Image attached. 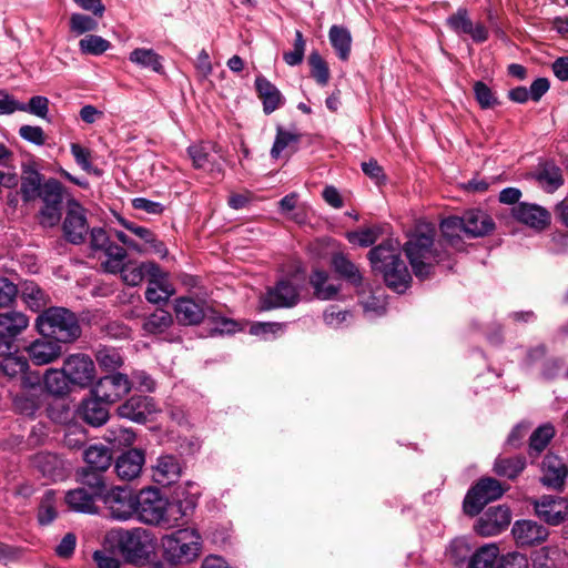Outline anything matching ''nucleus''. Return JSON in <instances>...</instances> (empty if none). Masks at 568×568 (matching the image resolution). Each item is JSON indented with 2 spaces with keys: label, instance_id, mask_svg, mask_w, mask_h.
Instances as JSON below:
<instances>
[{
  "label": "nucleus",
  "instance_id": "nucleus-1",
  "mask_svg": "<svg viewBox=\"0 0 568 568\" xmlns=\"http://www.w3.org/2000/svg\"><path fill=\"white\" fill-rule=\"evenodd\" d=\"M197 498V491L179 489L169 500L159 489L145 488L136 494L135 518L145 525L172 528L193 514Z\"/></svg>",
  "mask_w": 568,
  "mask_h": 568
},
{
  "label": "nucleus",
  "instance_id": "nucleus-2",
  "mask_svg": "<svg viewBox=\"0 0 568 568\" xmlns=\"http://www.w3.org/2000/svg\"><path fill=\"white\" fill-rule=\"evenodd\" d=\"M368 260L374 272L383 275L390 290L404 293L410 285L412 276L400 257L399 243L387 239L368 252Z\"/></svg>",
  "mask_w": 568,
  "mask_h": 568
},
{
  "label": "nucleus",
  "instance_id": "nucleus-3",
  "mask_svg": "<svg viewBox=\"0 0 568 568\" xmlns=\"http://www.w3.org/2000/svg\"><path fill=\"white\" fill-rule=\"evenodd\" d=\"M434 229L417 231L408 237L404 245V252L409 261L413 272L419 280L427 278L435 264H442L449 260V253L434 247Z\"/></svg>",
  "mask_w": 568,
  "mask_h": 568
},
{
  "label": "nucleus",
  "instance_id": "nucleus-4",
  "mask_svg": "<svg viewBox=\"0 0 568 568\" xmlns=\"http://www.w3.org/2000/svg\"><path fill=\"white\" fill-rule=\"evenodd\" d=\"M34 325L39 335L50 336L62 344H71L82 334L78 315L62 306L44 308L36 318Z\"/></svg>",
  "mask_w": 568,
  "mask_h": 568
},
{
  "label": "nucleus",
  "instance_id": "nucleus-5",
  "mask_svg": "<svg viewBox=\"0 0 568 568\" xmlns=\"http://www.w3.org/2000/svg\"><path fill=\"white\" fill-rule=\"evenodd\" d=\"M164 557L173 564H189L197 558L201 536L194 529H179L161 539Z\"/></svg>",
  "mask_w": 568,
  "mask_h": 568
},
{
  "label": "nucleus",
  "instance_id": "nucleus-6",
  "mask_svg": "<svg viewBox=\"0 0 568 568\" xmlns=\"http://www.w3.org/2000/svg\"><path fill=\"white\" fill-rule=\"evenodd\" d=\"M506 489L499 480L493 477L480 478L464 498V513L471 517L478 515L487 504L499 499Z\"/></svg>",
  "mask_w": 568,
  "mask_h": 568
},
{
  "label": "nucleus",
  "instance_id": "nucleus-7",
  "mask_svg": "<svg viewBox=\"0 0 568 568\" xmlns=\"http://www.w3.org/2000/svg\"><path fill=\"white\" fill-rule=\"evenodd\" d=\"M0 374L9 379H18L23 389L41 387L39 372L29 369V362L24 356L12 355V353L4 355L0 361Z\"/></svg>",
  "mask_w": 568,
  "mask_h": 568
},
{
  "label": "nucleus",
  "instance_id": "nucleus-8",
  "mask_svg": "<svg viewBox=\"0 0 568 568\" xmlns=\"http://www.w3.org/2000/svg\"><path fill=\"white\" fill-rule=\"evenodd\" d=\"M300 302V291L288 280H281L274 286L267 287L260 296V310L291 308Z\"/></svg>",
  "mask_w": 568,
  "mask_h": 568
},
{
  "label": "nucleus",
  "instance_id": "nucleus-9",
  "mask_svg": "<svg viewBox=\"0 0 568 568\" xmlns=\"http://www.w3.org/2000/svg\"><path fill=\"white\" fill-rule=\"evenodd\" d=\"M65 240L74 245L84 243L89 233V224L84 207L74 199L67 202V213L62 223Z\"/></svg>",
  "mask_w": 568,
  "mask_h": 568
},
{
  "label": "nucleus",
  "instance_id": "nucleus-10",
  "mask_svg": "<svg viewBox=\"0 0 568 568\" xmlns=\"http://www.w3.org/2000/svg\"><path fill=\"white\" fill-rule=\"evenodd\" d=\"M90 248L94 252H103L108 256V260L101 264L105 272L118 271L119 262L126 257L125 248L114 243L102 227L91 229Z\"/></svg>",
  "mask_w": 568,
  "mask_h": 568
},
{
  "label": "nucleus",
  "instance_id": "nucleus-11",
  "mask_svg": "<svg viewBox=\"0 0 568 568\" xmlns=\"http://www.w3.org/2000/svg\"><path fill=\"white\" fill-rule=\"evenodd\" d=\"M136 494L123 487H113L101 498L109 516L116 520H128L135 517Z\"/></svg>",
  "mask_w": 568,
  "mask_h": 568
},
{
  "label": "nucleus",
  "instance_id": "nucleus-12",
  "mask_svg": "<svg viewBox=\"0 0 568 568\" xmlns=\"http://www.w3.org/2000/svg\"><path fill=\"white\" fill-rule=\"evenodd\" d=\"M536 516L549 526H559L568 518V500L544 495L530 501Z\"/></svg>",
  "mask_w": 568,
  "mask_h": 568
},
{
  "label": "nucleus",
  "instance_id": "nucleus-13",
  "mask_svg": "<svg viewBox=\"0 0 568 568\" xmlns=\"http://www.w3.org/2000/svg\"><path fill=\"white\" fill-rule=\"evenodd\" d=\"M68 381L80 387H88L95 378V365L92 358L82 353L69 355L63 363Z\"/></svg>",
  "mask_w": 568,
  "mask_h": 568
},
{
  "label": "nucleus",
  "instance_id": "nucleus-14",
  "mask_svg": "<svg viewBox=\"0 0 568 568\" xmlns=\"http://www.w3.org/2000/svg\"><path fill=\"white\" fill-rule=\"evenodd\" d=\"M131 389L128 375L115 373L101 377L92 388V395L100 400L112 404L126 395Z\"/></svg>",
  "mask_w": 568,
  "mask_h": 568
},
{
  "label": "nucleus",
  "instance_id": "nucleus-15",
  "mask_svg": "<svg viewBox=\"0 0 568 568\" xmlns=\"http://www.w3.org/2000/svg\"><path fill=\"white\" fill-rule=\"evenodd\" d=\"M540 483L544 487L556 491H562L566 478L568 477V466L559 456L548 453L545 455L541 466Z\"/></svg>",
  "mask_w": 568,
  "mask_h": 568
},
{
  "label": "nucleus",
  "instance_id": "nucleus-16",
  "mask_svg": "<svg viewBox=\"0 0 568 568\" xmlns=\"http://www.w3.org/2000/svg\"><path fill=\"white\" fill-rule=\"evenodd\" d=\"M511 521V514L506 506L488 508L477 520L475 530L478 535L488 537L504 531Z\"/></svg>",
  "mask_w": 568,
  "mask_h": 568
},
{
  "label": "nucleus",
  "instance_id": "nucleus-17",
  "mask_svg": "<svg viewBox=\"0 0 568 568\" xmlns=\"http://www.w3.org/2000/svg\"><path fill=\"white\" fill-rule=\"evenodd\" d=\"M26 352L34 365H48L62 355V343L40 335L26 347Z\"/></svg>",
  "mask_w": 568,
  "mask_h": 568
},
{
  "label": "nucleus",
  "instance_id": "nucleus-18",
  "mask_svg": "<svg viewBox=\"0 0 568 568\" xmlns=\"http://www.w3.org/2000/svg\"><path fill=\"white\" fill-rule=\"evenodd\" d=\"M514 219L537 231L546 229L550 224V213L547 209L532 203L519 202L511 209Z\"/></svg>",
  "mask_w": 568,
  "mask_h": 568
},
{
  "label": "nucleus",
  "instance_id": "nucleus-19",
  "mask_svg": "<svg viewBox=\"0 0 568 568\" xmlns=\"http://www.w3.org/2000/svg\"><path fill=\"white\" fill-rule=\"evenodd\" d=\"M175 317L181 325H197L206 316L211 308L204 302H195L190 297H179L174 303Z\"/></svg>",
  "mask_w": 568,
  "mask_h": 568
},
{
  "label": "nucleus",
  "instance_id": "nucleus-20",
  "mask_svg": "<svg viewBox=\"0 0 568 568\" xmlns=\"http://www.w3.org/2000/svg\"><path fill=\"white\" fill-rule=\"evenodd\" d=\"M155 412L153 399L143 395H134L118 407L122 418L143 424Z\"/></svg>",
  "mask_w": 568,
  "mask_h": 568
},
{
  "label": "nucleus",
  "instance_id": "nucleus-21",
  "mask_svg": "<svg viewBox=\"0 0 568 568\" xmlns=\"http://www.w3.org/2000/svg\"><path fill=\"white\" fill-rule=\"evenodd\" d=\"M516 542L520 546H534L547 540L549 530L537 521L517 520L511 528Z\"/></svg>",
  "mask_w": 568,
  "mask_h": 568
},
{
  "label": "nucleus",
  "instance_id": "nucleus-22",
  "mask_svg": "<svg viewBox=\"0 0 568 568\" xmlns=\"http://www.w3.org/2000/svg\"><path fill=\"white\" fill-rule=\"evenodd\" d=\"M465 235L470 239L484 237L495 230L490 215L479 209H470L463 213Z\"/></svg>",
  "mask_w": 568,
  "mask_h": 568
},
{
  "label": "nucleus",
  "instance_id": "nucleus-23",
  "mask_svg": "<svg viewBox=\"0 0 568 568\" xmlns=\"http://www.w3.org/2000/svg\"><path fill=\"white\" fill-rule=\"evenodd\" d=\"M32 464L43 477L52 481L62 480L67 476L65 462L57 454L40 452L33 456Z\"/></svg>",
  "mask_w": 568,
  "mask_h": 568
},
{
  "label": "nucleus",
  "instance_id": "nucleus-24",
  "mask_svg": "<svg viewBox=\"0 0 568 568\" xmlns=\"http://www.w3.org/2000/svg\"><path fill=\"white\" fill-rule=\"evenodd\" d=\"M144 454L142 450L133 448L120 455L115 462V473L123 480L136 478L144 465Z\"/></svg>",
  "mask_w": 568,
  "mask_h": 568
},
{
  "label": "nucleus",
  "instance_id": "nucleus-25",
  "mask_svg": "<svg viewBox=\"0 0 568 568\" xmlns=\"http://www.w3.org/2000/svg\"><path fill=\"white\" fill-rule=\"evenodd\" d=\"M181 471V464L175 456L163 455L156 459V464L152 467V477L159 485L169 486L180 478Z\"/></svg>",
  "mask_w": 568,
  "mask_h": 568
},
{
  "label": "nucleus",
  "instance_id": "nucleus-26",
  "mask_svg": "<svg viewBox=\"0 0 568 568\" xmlns=\"http://www.w3.org/2000/svg\"><path fill=\"white\" fill-rule=\"evenodd\" d=\"M255 89L263 103L265 114H271L283 104V95L280 90L265 77L258 75L255 79Z\"/></svg>",
  "mask_w": 568,
  "mask_h": 568
},
{
  "label": "nucleus",
  "instance_id": "nucleus-27",
  "mask_svg": "<svg viewBox=\"0 0 568 568\" xmlns=\"http://www.w3.org/2000/svg\"><path fill=\"white\" fill-rule=\"evenodd\" d=\"M64 499L69 508L77 513H98L97 500L100 498L85 487H78L67 491Z\"/></svg>",
  "mask_w": 568,
  "mask_h": 568
},
{
  "label": "nucleus",
  "instance_id": "nucleus-28",
  "mask_svg": "<svg viewBox=\"0 0 568 568\" xmlns=\"http://www.w3.org/2000/svg\"><path fill=\"white\" fill-rule=\"evenodd\" d=\"M105 404L95 396L84 399L80 407L82 419L94 427L103 425L109 418V410Z\"/></svg>",
  "mask_w": 568,
  "mask_h": 568
},
{
  "label": "nucleus",
  "instance_id": "nucleus-29",
  "mask_svg": "<svg viewBox=\"0 0 568 568\" xmlns=\"http://www.w3.org/2000/svg\"><path fill=\"white\" fill-rule=\"evenodd\" d=\"M332 266L339 277L345 280L355 288L358 290L363 286L364 278L359 268L344 254H334L332 257Z\"/></svg>",
  "mask_w": 568,
  "mask_h": 568
},
{
  "label": "nucleus",
  "instance_id": "nucleus-30",
  "mask_svg": "<svg viewBox=\"0 0 568 568\" xmlns=\"http://www.w3.org/2000/svg\"><path fill=\"white\" fill-rule=\"evenodd\" d=\"M440 231L447 245L455 247L456 250H462L463 241L460 239V233L465 234L463 215H453L444 219L440 223Z\"/></svg>",
  "mask_w": 568,
  "mask_h": 568
},
{
  "label": "nucleus",
  "instance_id": "nucleus-31",
  "mask_svg": "<svg viewBox=\"0 0 568 568\" xmlns=\"http://www.w3.org/2000/svg\"><path fill=\"white\" fill-rule=\"evenodd\" d=\"M84 460L87 464L84 468L106 471L112 463V454L103 445H91L84 452Z\"/></svg>",
  "mask_w": 568,
  "mask_h": 568
},
{
  "label": "nucleus",
  "instance_id": "nucleus-32",
  "mask_svg": "<svg viewBox=\"0 0 568 568\" xmlns=\"http://www.w3.org/2000/svg\"><path fill=\"white\" fill-rule=\"evenodd\" d=\"M302 133L296 131H288L282 126L276 128V136L271 149V156L278 159L285 149H290L291 152L297 151V144L301 142Z\"/></svg>",
  "mask_w": 568,
  "mask_h": 568
},
{
  "label": "nucleus",
  "instance_id": "nucleus-33",
  "mask_svg": "<svg viewBox=\"0 0 568 568\" xmlns=\"http://www.w3.org/2000/svg\"><path fill=\"white\" fill-rule=\"evenodd\" d=\"M21 296L27 306L33 312H42L50 303L49 295L33 282H26L22 285Z\"/></svg>",
  "mask_w": 568,
  "mask_h": 568
},
{
  "label": "nucleus",
  "instance_id": "nucleus-34",
  "mask_svg": "<svg viewBox=\"0 0 568 568\" xmlns=\"http://www.w3.org/2000/svg\"><path fill=\"white\" fill-rule=\"evenodd\" d=\"M328 274L322 270H314L310 276V284L314 295L323 301L334 300L339 292V286L327 283Z\"/></svg>",
  "mask_w": 568,
  "mask_h": 568
},
{
  "label": "nucleus",
  "instance_id": "nucleus-35",
  "mask_svg": "<svg viewBox=\"0 0 568 568\" xmlns=\"http://www.w3.org/2000/svg\"><path fill=\"white\" fill-rule=\"evenodd\" d=\"M499 548L489 544L478 548L469 558L467 568H497Z\"/></svg>",
  "mask_w": 568,
  "mask_h": 568
},
{
  "label": "nucleus",
  "instance_id": "nucleus-36",
  "mask_svg": "<svg viewBox=\"0 0 568 568\" xmlns=\"http://www.w3.org/2000/svg\"><path fill=\"white\" fill-rule=\"evenodd\" d=\"M105 471L82 468L79 471L80 487H85L89 491L98 496L100 499L106 494V483L104 478Z\"/></svg>",
  "mask_w": 568,
  "mask_h": 568
},
{
  "label": "nucleus",
  "instance_id": "nucleus-37",
  "mask_svg": "<svg viewBox=\"0 0 568 568\" xmlns=\"http://www.w3.org/2000/svg\"><path fill=\"white\" fill-rule=\"evenodd\" d=\"M328 38L338 58L343 61L347 60L352 47V36L348 29L334 24L328 31Z\"/></svg>",
  "mask_w": 568,
  "mask_h": 568
},
{
  "label": "nucleus",
  "instance_id": "nucleus-38",
  "mask_svg": "<svg viewBox=\"0 0 568 568\" xmlns=\"http://www.w3.org/2000/svg\"><path fill=\"white\" fill-rule=\"evenodd\" d=\"M129 60L141 68L163 73L162 57L153 49L136 48L130 53Z\"/></svg>",
  "mask_w": 568,
  "mask_h": 568
},
{
  "label": "nucleus",
  "instance_id": "nucleus-39",
  "mask_svg": "<svg viewBox=\"0 0 568 568\" xmlns=\"http://www.w3.org/2000/svg\"><path fill=\"white\" fill-rule=\"evenodd\" d=\"M526 467V458L524 456L498 457L494 463V471L501 477L515 479Z\"/></svg>",
  "mask_w": 568,
  "mask_h": 568
},
{
  "label": "nucleus",
  "instance_id": "nucleus-40",
  "mask_svg": "<svg viewBox=\"0 0 568 568\" xmlns=\"http://www.w3.org/2000/svg\"><path fill=\"white\" fill-rule=\"evenodd\" d=\"M555 434V428L549 423L537 427L529 437V456H539V454L546 449Z\"/></svg>",
  "mask_w": 568,
  "mask_h": 568
},
{
  "label": "nucleus",
  "instance_id": "nucleus-41",
  "mask_svg": "<svg viewBox=\"0 0 568 568\" xmlns=\"http://www.w3.org/2000/svg\"><path fill=\"white\" fill-rule=\"evenodd\" d=\"M173 324V317L170 312L159 308L144 318L142 328L145 334H162Z\"/></svg>",
  "mask_w": 568,
  "mask_h": 568
},
{
  "label": "nucleus",
  "instance_id": "nucleus-42",
  "mask_svg": "<svg viewBox=\"0 0 568 568\" xmlns=\"http://www.w3.org/2000/svg\"><path fill=\"white\" fill-rule=\"evenodd\" d=\"M119 547L130 560L140 559L145 555L144 542L141 537L133 531H124L120 535Z\"/></svg>",
  "mask_w": 568,
  "mask_h": 568
},
{
  "label": "nucleus",
  "instance_id": "nucleus-43",
  "mask_svg": "<svg viewBox=\"0 0 568 568\" xmlns=\"http://www.w3.org/2000/svg\"><path fill=\"white\" fill-rule=\"evenodd\" d=\"M29 325V318L21 312L0 314V331L18 337Z\"/></svg>",
  "mask_w": 568,
  "mask_h": 568
},
{
  "label": "nucleus",
  "instance_id": "nucleus-44",
  "mask_svg": "<svg viewBox=\"0 0 568 568\" xmlns=\"http://www.w3.org/2000/svg\"><path fill=\"white\" fill-rule=\"evenodd\" d=\"M65 195V187L55 179H49L42 184L40 197L43 205L62 207Z\"/></svg>",
  "mask_w": 568,
  "mask_h": 568
},
{
  "label": "nucleus",
  "instance_id": "nucleus-45",
  "mask_svg": "<svg viewBox=\"0 0 568 568\" xmlns=\"http://www.w3.org/2000/svg\"><path fill=\"white\" fill-rule=\"evenodd\" d=\"M537 180L548 192H554L564 184L562 173L554 163H545L537 173Z\"/></svg>",
  "mask_w": 568,
  "mask_h": 568
},
{
  "label": "nucleus",
  "instance_id": "nucleus-46",
  "mask_svg": "<svg viewBox=\"0 0 568 568\" xmlns=\"http://www.w3.org/2000/svg\"><path fill=\"white\" fill-rule=\"evenodd\" d=\"M44 388L54 396L64 395L68 390V376L61 371L50 368L43 376Z\"/></svg>",
  "mask_w": 568,
  "mask_h": 568
},
{
  "label": "nucleus",
  "instance_id": "nucleus-47",
  "mask_svg": "<svg viewBox=\"0 0 568 568\" xmlns=\"http://www.w3.org/2000/svg\"><path fill=\"white\" fill-rule=\"evenodd\" d=\"M41 174L36 170L24 172L22 176L20 192L24 202L32 201L41 193Z\"/></svg>",
  "mask_w": 568,
  "mask_h": 568
},
{
  "label": "nucleus",
  "instance_id": "nucleus-48",
  "mask_svg": "<svg viewBox=\"0 0 568 568\" xmlns=\"http://www.w3.org/2000/svg\"><path fill=\"white\" fill-rule=\"evenodd\" d=\"M174 290L172 286L166 282H155V281H149L146 291H145V298L148 302L152 304H160L166 302L171 295H173Z\"/></svg>",
  "mask_w": 568,
  "mask_h": 568
},
{
  "label": "nucleus",
  "instance_id": "nucleus-49",
  "mask_svg": "<svg viewBox=\"0 0 568 568\" xmlns=\"http://www.w3.org/2000/svg\"><path fill=\"white\" fill-rule=\"evenodd\" d=\"M308 64L311 67V75L317 84L322 87L326 85L329 81V69L326 61L317 51L311 52L308 57Z\"/></svg>",
  "mask_w": 568,
  "mask_h": 568
},
{
  "label": "nucleus",
  "instance_id": "nucleus-50",
  "mask_svg": "<svg viewBox=\"0 0 568 568\" xmlns=\"http://www.w3.org/2000/svg\"><path fill=\"white\" fill-rule=\"evenodd\" d=\"M79 48L82 53L100 55L111 48V42L100 36L89 34L80 40Z\"/></svg>",
  "mask_w": 568,
  "mask_h": 568
},
{
  "label": "nucleus",
  "instance_id": "nucleus-51",
  "mask_svg": "<svg viewBox=\"0 0 568 568\" xmlns=\"http://www.w3.org/2000/svg\"><path fill=\"white\" fill-rule=\"evenodd\" d=\"M119 270L115 272H110L111 274H121V277L123 282L130 286H136L139 285L143 278V271L142 265L140 264H133L131 262L124 263V260H121L119 262Z\"/></svg>",
  "mask_w": 568,
  "mask_h": 568
},
{
  "label": "nucleus",
  "instance_id": "nucleus-52",
  "mask_svg": "<svg viewBox=\"0 0 568 568\" xmlns=\"http://www.w3.org/2000/svg\"><path fill=\"white\" fill-rule=\"evenodd\" d=\"M95 359L99 366L105 371H115L123 364L119 351L105 346L97 351Z\"/></svg>",
  "mask_w": 568,
  "mask_h": 568
},
{
  "label": "nucleus",
  "instance_id": "nucleus-53",
  "mask_svg": "<svg viewBox=\"0 0 568 568\" xmlns=\"http://www.w3.org/2000/svg\"><path fill=\"white\" fill-rule=\"evenodd\" d=\"M470 546L464 538L454 539L447 549L446 556L454 565H460L470 558Z\"/></svg>",
  "mask_w": 568,
  "mask_h": 568
},
{
  "label": "nucleus",
  "instance_id": "nucleus-54",
  "mask_svg": "<svg viewBox=\"0 0 568 568\" xmlns=\"http://www.w3.org/2000/svg\"><path fill=\"white\" fill-rule=\"evenodd\" d=\"M446 24L457 34H467V32H470L473 22L469 19L467 9L459 8L455 13L447 18Z\"/></svg>",
  "mask_w": 568,
  "mask_h": 568
},
{
  "label": "nucleus",
  "instance_id": "nucleus-55",
  "mask_svg": "<svg viewBox=\"0 0 568 568\" xmlns=\"http://www.w3.org/2000/svg\"><path fill=\"white\" fill-rule=\"evenodd\" d=\"M381 235V227L373 226L359 231L348 232L347 240L353 244L367 247L373 245Z\"/></svg>",
  "mask_w": 568,
  "mask_h": 568
},
{
  "label": "nucleus",
  "instance_id": "nucleus-56",
  "mask_svg": "<svg viewBox=\"0 0 568 568\" xmlns=\"http://www.w3.org/2000/svg\"><path fill=\"white\" fill-rule=\"evenodd\" d=\"M57 517V510L54 508V493L51 490H48L39 506L38 510V520L40 525H49L51 524Z\"/></svg>",
  "mask_w": 568,
  "mask_h": 568
},
{
  "label": "nucleus",
  "instance_id": "nucleus-57",
  "mask_svg": "<svg viewBox=\"0 0 568 568\" xmlns=\"http://www.w3.org/2000/svg\"><path fill=\"white\" fill-rule=\"evenodd\" d=\"M305 40L300 30L295 31L294 48L292 51L284 52L283 60L291 67L298 65L303 62L305 53Z\"/></svg>",
  "mask_w": 568,
  "mask_h": 568
},
{
  "label": "nucleus",
  "instance_id": "nucleus-58",
  "mask_svg": "<svg viewBox=\"0 0 568 568\" xmlns=\"http://www.w3.org/2000/svg\"><path fill=\"white\" fill-rule=\"evenodd\" d=\"M19 110L47 120L49 113V99L42 95H34L29 100L27 105L20 104Z\"/></svg>",
  "mask_w": 568,
  "mask_h": 568
},
{
  "label": "nucleus",
  "instance_id": "nucleus-59",
  "mask_svg": "<svg viewBox=\"0 0 568 568\" xmlns=\"http://www.w3.org/2000/svg\"><path fill=\"white\" fill-rule=\"evenodd\" d=\"M474 93L481 109H490L498 104V100L490 88L483 81L474 84Z\"/></svg>",
  "mask_w": 568,
  "mask_h": 568
},
{
  "label": "nucleus",
  "instance_id": "nucleus-60",
  "mask_svg": "<svg viewBox=\"0 0 568 568\" xmlns=\"http://www.w3.org/2000/svg\"><path fill=\"white\" fill-rule=\"evenodd\" d=\"M14 409L26 416H33L39 409V400L34 395L21 394L13 398Z\"/></svg>",
  "mask_w": 568,
  "mask_h": 568
},
{
  "label": "nucleus",
  "instance_id": "nucleus-61",
  "mask_svg": "<svg viewBox=\"0 0 568 568\" xmlns=\"http://www.w3.org/2000/svg\"><path fill=\"white\" fill-rule=\"evenodd\" d=\"M187 153L195 169H205L211 163L209 146L205 144L190 145Z\"/></svg>",
  "mask_w": 568,
  "mask_h": 568
},
{
  "label": "nucleus",
  "instance_id": "nucleus-62",
  "mask_svg": "<svg viewBox=\"0 0 568 568\" xmlns=\"http://www.w3.org/2000/svg\"><path fill=\"white\" fill-rule=\"evenodd\" d=\"M70 28L73 32L82 34L95 30L98 22L89 16L73 13L70 18Z\"/></svg>",
  "mask_w": 568,
  "mask_h": 568
},
{
  "label": "nucleus",
  "instance_id": "nucleus-63",
  "mask_svg": "<svg viewBox=\"0 0 568 568\" xmlns=\"http://www.w3.org/2000/svg\"><path fill=\"white\" fill-rule=\"evenodd\" d=\"M497 568H529V564L525 555L511 551L499 556Z\"/></svg>",
  "mask_w": 568,
  "mask_h": 568
},
{
  "label": "nucleus",
  "instance_id": "nucleus-64",
  "mask_svg": "<svg viewBox=\"0 0 568 568\" xmlns=\"http://www.w3.org/2000/svg\"><path fill=\"white\" fill-rule=\"evenodd\" d=\"M62 207L43 205L39 212V223L42 227H53L59 224Z\"/></svg>",
  "mask_w": 568,
  "mask_h": 568
}]
</instances>
